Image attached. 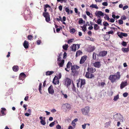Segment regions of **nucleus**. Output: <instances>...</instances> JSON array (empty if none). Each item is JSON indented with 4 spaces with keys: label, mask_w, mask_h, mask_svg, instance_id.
Returning a JSON list of instances; mask_svg holds the SVG:
<instances>
[{
    "label": "nucleus",
    "mask_w": 129,
    "mask_h": 129,
    "mask_svg": "<svg viewBox=\"0 0 129 129\" xmlns=\"http://www.w3.org/2000/svg\"><path fill=\"white\" fill-rule=\"evenodd\" d=\"M74 40L73 39L69 40L68 41V44H70L72 42H73V41Z\"/></svg>",
    "instance_id": "5fc2aeb1"
},
{
    "label": "nucleus",
    "mask_w": 129,
    "mask_h": 129,
    "mask_svg": "<svg viewBox=\"0 0 129 129\" xmlns=\"http://www.w3.org/2000/svg\"><path fill=\"white\" fill-rule=\"evenodd\" d=\"M67 54L66 52H64L63 54V59H65L66 58L67 56Z\"/></svg>",
    "instance_id": "603ef678"
},
{
    "label": "nucleus",
    "mask_w": 129,
    "mask_h": 129,
    "mask_svg": "<svg viewBox=\"0 0 129 129\" xmlns=\"http://www.w3.org/2000/svg\"><path fill=\"white\" fill-rule=\"evenodd\" d=\"M72 51H75L76 50V45L73 44V46L71 47Z\"/></svg>",
    "instance_id": "b1692460"
},
{
    "label": "nucleus",
    "mask_w": 129,
    "mask_h": 129,
    "mask_svg": "<svg viewBox=\"0 0 129 129\" xmlns=\"http://www.w3.org/2000/svg\"><path fill=\"white\" fill-rule=\"evenodd\" d=\"M90 7L95 8L97 9H98L99 8L96 5H94L93 4H92L90 6Z\"/></svg>",
    "instance_id": "7c9ffc66"
},
{
    "label": "nucleus",
    "mask_w": 129,
    "mask_h": 129,
    "mask_svg": "<svg viewBox=\"0 0 129 129\" xmlns=\"http://www.w3.org/2000/svg\"><path fill=\"white\" fill-rule=\"evenodd\" d=\"M12 69L14 71L17 72L19 70L18 67L17 66H14L13 67Z\"/></svg>",
    "instance_id": "412c9836"
},
{
    "label": "nucleus",
    "mask_w": 129,
    "mask_h": 129,
    "mask_svg": "<svg viewBox=\"0 0 129 129\" xmlns=\"http://www.w3.org/2000/svg\"><path fill=\"white\" fill-rule=\"evenodd\" d=\"M42 84L41 83H40L39 84V91L40 93H41V87H42Z\"/></svg>",
    "instance_id": "f704fd0d"
},
{
    "label": "nucleus",
    "mask_w": 129,
    "mask_h": 129,
    "mask_svg": "<svg viewBox=\"0 0 129 129\" xmlns=\"http://www.w3.org/2000/svg\"><path fill=\"white\" fill-rule=\"evenodd\" d=\"M58 2H60L61 3L63 2L64 3H66L67 2V0H57Z\"/></svg>",
    "instance_id": "8fccbe9b"
},
{
    "label": "nucleus",
    "mask_w": 129,
    "mask_h": 129,
    "mask_svg": "<svg viewBox=\"0 0 129 129\" xmlns=\"http://www.w3.org/2000/svg\"><path fill=\"white\" fill-rule=\"evenodd\" d=\"M62 52H61L60 53L58 54L59 55L58 56V58L57 59V61H60L61 60V56H62Z\"/></svg>",
    "instance_id": "393cba45"
},
{
    "label": "nucleus",
    "mask_w": 129,
    "mask_h": 129,
    "mask_svg": "<svg viewBox=\"0 0 129 129\" xmlns=\"http://www.w3.org/2000/svg\"><path fill=\"white\" fill-rule=\"evenodd\" d=\"M55 121L54 122H52V123H51L49 125V126H50L51 127H52L55 124Z\"/></svg>",
    "instance_id": "3c124183"
},
{
    "label": "nucleus",
    "mask_w": 129,
    "mask_h": 129,
    "mask_svg": "<svg viewBox=\"0 0 129 129\" xmlns=\"http://www.w3.org/2000/svg\"><path fill=\"white\" fill-rule=\"evenodd\" d=\"M81 110L83 114L88 115L90 111V107L88 106H86L84 108L82 109Z\"/></svg>",
    "instance_id": "39448f33"
},
{
    "label": "nucleus",
    "mask_w": 129,
    "mask_h": 129,
    "mask_svg": "<svg viewBox=\"0 0 129 129\" xmlns=\"http://www.w3.org/2000/svg\"><path fill=\"white\" fill-rule=\"evenodd\" d=\"M52 82L55 85L59 84V81L57 77L55 76L53 79Z\"/></svg>",
    "instance_id": "9d476101"
},
{
    "label": "nucleus",
    "mask_w": 129,
    "mask_h": 129,
    "mask_svg": "<svg viewBox=\"0 0 129 129\" xmlns=\"http://www.w3.org/2000/svg\"><path fill=\"white\" fill-rule=\"evenodd\" d=\"M30 11L29 10H26L24 12V16L28 15V16H29V14H30Z\"/></svg>",
    "instance_id": "4be33fe9"
},
{
    "label": "nucleus",
    "mask_w": 129,
    "mask_h": 129,
    "mask_svg": "<svg viewBox=\"0 0 129 129\" xmlns=\"http://www.w3.org/2000/svg\"><path fill=\"white\" fill-rule=\"evenodd\" d=\"M121 77L120 72H117L115 75H110L108 78L109 79L112 83L116 82V80L119 79Z\"/></svg>",
    "instance_id": "f257e3e1"
},
{
    "label": "nucleus",
    "mask_w": 129,
    "mask_h": 129,
    "mask_svg": "<svg viewBox=\"0 0 129 129\" xmlns=\"http://www.w3.org/2000/svg\"><path fill=\"white\" fill-rule=\"evenodd\" d=\"M83 20L82 18H80V20L79 21V24H81L83 23Z\"/></svg>",
    "instance_id": "e2e57ef3"
},
{
    "label": "nucleus",
    "mask_w": 129,
    "mask_h": 129,
    "mask_svg": "<svg viewBox=\"0 0 129 129\" xmlns=\"http://www.w3.org/2000/svg\"><path fill=\"white\" fill-rule=\"evenodd\" d=\"M68 47L69 46L68 44H65L63 46L62 48L63 49L65 50H67V49Z\"/></svg>",
    "instance_id": "c85d7f7f"
},
{
    "label": "nucleus",
    "mask_w": 129,
    "mask_h": 129,
    "mask_svg": "<svg viewBox=\"0 0 129 129\" xmlns=\"http://www.w3.org/2000/svg\"><path fill=\"white\" fill-rule=\"evenodd\" d=\"M86 125L87 124H86V123H84V124L82 125V128L83 129H85L86 128Z\"/></svg>",
    "instance_id": "bf43d9fd"
},
{
    "label": "nucleus",
    "mask_w": 129,
    "mask_h": 129,
    "mask_svg": "<svg viewBox=\"0 0 129 129\" xmlns=\"http://www.w3.org/2000/svg\"><path fill=\"white\" fill-rule=\"evenodd\" d=\"M95 14L96 16L99 18L98 19H101V16L103 17L104 16V14L102 12V11H96L95 13Z\"/></svg>",
    "instance_id": "0eeeda50"
},
{
    "label": "nucleus",
    "mask_w": 129,
    "mask_h": 129,
    "mask_svg": "<svg viewBox=\"0 0 129 129\" xmlns=\"http://www.w3.org/2000/svg\"><path fill=\"white\" fill-rule=\"evenodd\" d=\"M40 122L41 124L43 125H44L46 124V122L45 121H44L43 120H41Z\"/></svg>",
    "instance_id": "49530a36"
},
{
    "label": "nucleus",
    "mask_w": 129,
    "mask_h": 129,
    "mask_svg": "<svg viewBox=\"0 0 129 129\" xmlns=\"http://www.w3.org/2000/svg\"><path fill=\"white\" fill-rule=\"evenodd\" d=\"M85 76L87 78L92 79L94 77V76L93 74L88 72H86Z\"/></svg>",
    "instance_id": "6e6552de"
},
{
    "label": "nucleus",
    "mask_w": 129,
    "mask_h": 129,
    "mask_svg": "<svg viewBox=\"0 0 129 129\" xmlns=\"http://www.w3.org/2000/svg\"><path fill=\"white\" fill-rule=\"evenodd\" d=\"M86 39L87 40H90L91 41H93L94 40V39L93 38L90 37L89 36H86Z\"/></svg>",
    "instance_id": "473e14b6"
},
{
    "label": "nucleus",
    "mask_w": 129,
    "mask_h": 129,
    "mask_svg": "<svg viewBox=\"0 0 129 129\" xmlns=\"http://www.w3.org/2000/svg\"><path fill=\"white\" fill-rule=\"evenodd\" d=\"M128 93L127 92H125L123 94V96L124 97H126L128 95Z\"/></svg>",
    "instance_id": "864d4df0"
},
{
    "label": "nucleus",
    "mask_w": 129,
    "mask_h": 129,
    "mask_svg": "<svg viewBox=\"0 0 129 129\" xmlns=\"http://www.w3.org/2000/svg\"><path fill=\"white\" fill-rule=\"evenodd\" d=\"M121 45L124 47H125L127 45V43L125 41H122L121 43Z\"/></svg>",
    "instance_id": "ea45409f"
},
{
    "label": "nucleus",
    "mask_w": 129,
    "mask_h": 129,
    "mask_svg": "<svg viewBox=\"0 0 129 129\" xmlns=\"http://www.w3.org/2000/svg\"><path fill=\"white\" fill-rule=\"evenodd\" d=\"M71 83V79L68 78H66L65 79V85L68 89L70 88V86Z\"/></svg>",
    "instance_id": "423d86ee"
},
{
    "label": "nucleus",
    "mask_w": 129,
    "mask_h": 129,
    "mask_svg": "<svg viewBox=\"0 0 129 129\" xmlns=\"http://www.w3.org/2000/svg\"><path fill=\"white\" fill-rule=\"evenodd\" d=\"M26 77V75L24 73H22L19 75V78L20 80H22L25 78Z\"/></svg>",
    "instance_id": "aec40b11"
},
{
    "label": "nucleus",
    "mask_w": 129,
    "mask_h": 129,
    "mask_svg": "<svg viewBox=\"0 0 129 129\" xmlns=\"http://www.w3.org/2000/svg\"><path fill=\"white\" fill-rule=\"evenodd\" d=\"M122 51L124 52H127L128 51L126 48H123L122 49Z\"/></svg>",
    "instance_id": "79ce46f5"
},
{
    "label": "nucleus",
    "mask_w": 129,
    "mask_h": 129,
    "mask_svg": "<svg viewBox=\"0 0 129 129\" xmlns=\"http://www.w3.org/2000/svg\"><path fill=\"white\" fill-rule=\"evenodd\" d=\"M30 14H29V16H28V15H26L24 16V17L25 18V19L26 20H27V19H28V18H30Z\"/></svg>",
    "instance_id": "c03bdc74"
},
{
    "label": "nucleus",
    "mask_w": 129,
    "mask_h": 129,
    "mask_svg": "<svg viewBox=\"0 0 129 129\" xmlns=\"http://www.w3.org/2000/svg\"><path fill=\"white\" fill-rule=\"evenodd\" d=\"M61 92H62V94L63 95H64V97L66 99H67V97H68L67 95L66 94H64L63 93H62V91H61Z\"/></svg>",
    "instance_id": "0e129e2a"
},
{
    "label": "nucleus",
    "mask_w": 129,
    "mask_h": 129,
    "mask_svg": "<svg viewBox=\"0 0 129 129\" xmlns=\"http://www.w3.org/2000/svg\"><path fill=\"white\" fill-rule=\"evenodd\" d=\"M102 5L104 6H107L108 5V4L107 2H104L102 3Z\"/></svg>",
    "instance_id": "4d7b16f0"
},
{
    "label": "nucleus",
    "mask_w": 129,
    "mask_h": 129,
    "mask_svg": "<svg viewBox=\"0 0 129 129\" xmlns=\"http://www.w3.org/2000/svg\"><path fill=\"white\" fill-rule=\"evenodd\" d=\"M99 55L95 52H93L92 54V59L94 60H98L99 58H98Z\"/></svg>",
    "instance_id": "dca6fc26"
},
{
    "label": "nucleus",
    "mask_w": 129,
    "mask_h": 129,
    "mask_svg": "<svg viewBox=\"0 0 129 129\" xmlns=\"http://www.w3.org/2000/svg\"><path fill=\"white\" fill-rule=\"evenodd\" d=\"M117 35H118V36L121 38H123V36L124 37H126L127 36V34L123 33V32L117 33Z\"/></svg>",
    "instance_id": "1a4fd4ad"
},
{
    "label": "nucleus",
    "mask_w": 129,
    "mask_h": 129,
    "mask_svg": "<svg viewBox=\"0 0 129 129\" xmlns=\"http://www.w3.org/2000/svg\"><path fill=\"white\" fill-rule=\"evenodd\" d=\"M72 63L70 61H69L67 65V68L68 69L70 68L71 66H72Z\"/></svg>",
    "instance_id": "c756f323"
},
{
    "label": "nucleus",
    "mask_w": 129,
    "mask_h": 129,
    "mask_svg": "<svg viewBox=\"0 0 129 129\" xmlns=\"http://www.w3.org/2000/svg\"><path fill=\"white\" fill-rule=\"evenodd\" d=\"M118 23L120 25H121L123 23V21L122 19L118 20Z\"/></svg>",
    "instance_id": "09e8293b"
},
{
    "label": "nucleus",
    "mask_w": 129,
    "mask_h": 129,
    "mask_svg": "<svg viewBox=\"0 0 129 129\" xmlns=\"http://www.w3.org/2000/svg\"><path fill=\"white\" fill-rule=\"evenodd\" d=\"M62 6H61V5H60L58 7V9H59V10L60 11H61L62 10Z\"/></svg>",
    "instance_id": "338daca9"
},
{
    "label": "nucleus",
    "mask_w": 129,
    "mask_h": 129,
    "mask_svg": "<svg viewBox=\"0 0 129 129\" xmlns=\"http://www.w3.org/2000/svg\"><path fill=\"white\" fill-rule=\"evenodd\" d=\"M79 67L77 65H74L72 66L71 69L72 70V73L74 76L77 75L78 74L77 70L79 68Z\"/></svg>",
    "instance_id": "7ed1b4c3"
},
{
    "label": "nucleus",
    "mask_w": 129,
    "mask_h": 129,
    "mask_svg": "<svg viewBox=\"0 0 129 129\" xmlns=\"http://www.w3.org/2000/svg\"><path fill=\"white\" fill-rule=\"evenodd\" d=\"M27 39L30 41H31L34 38V37L31 35H29L27 37Z\"/></svg>",
    "instance_id": "2f4dec72"
},
{
    "label": "nucleus",
    "mask_w": 129,
    "mask_h": 129,
    "mask_svg": "<svg viewBox=\"0 0 129 129\" xmlns=\"http://www.w3.org/2000/svg\"><path fill=\"white\" fill-rule=\"evenodd\" d=\"M48 7H50V6L47 4L44 5V12L43 13V15L45 18V20L47 22H49L50 21L49 14L47 12V8Z\"/></svg>",
    "instance_id": "f03ea898"
},
{
    "label": "nucleus",
    "mask_w": 129,
    "mask_h": 129,
    "mask_svg": "<svg viewBox=\"0 0 129 129\" xmlns=\"http://www.w3.org/2000/svg\"><path fill=\"white\" fill-rule=\"evenodd\" d=\"M86 84L85 80L84 79H80L78 80L77 83V86L79 87L80 86V88L82 89L84 87L85 85Z\"/></svg>",
    "instance_id": "20e7f679"
},
{
    "label": "nucleus",
    "mask_w": 129,
    "mask_h": 129,
    "mask_svg": "<svg viewBox=\"0 0 129 129\" xmlns=\"http://www.w3.org/2000/svg\"><path fill=\"white\" fill-rule=\"evenodd\" d=\"M72 88L73 90L74 91H76V88L75 86V85H74V83L73 82L72 83Z\"/></svg>",
    "instance_id": "72a5a7b5"
},
{
    "label": "nucleus",
    "mask_w": 129,
    "mask_h": 129,
    "mask_svg": "<svg viewBox=\"0 0 129 129\" xmlns=\"http://www.w3.org/2000/svg\"><path fill=\"white\" fill-rule=\"evenodd\" d=\"M65 10L66 11L67 13L68 14H70V10L68 8L66 7V8Z\"/></svg>",
    "instance_id": "a19ab883"
},
{
    "label": "nucleus",
    "mask_w": 129,
    "mask_h": 129,
    "mask_svg": "<svg viewBox=\"0 0 129 129\" xmlns=\"http://www.w3.org/2000/svg\"><path fill=\"white\" fill-rule=\"evenodd\" d=\"M100 28V27L96 24L94 25V28L95 30L99 29Z\"/></svg>",
    "instance_id": "bb28decb"
},
{
    "label": "nucleus",
    "mask_w": 129,
    "mask_h": 129,
    "mask_svg": "<svg viewBox=\"0 0 129 129\" xmlns=\"http://www.w3.org/2000/svg\"><path fill=\"white\" fill-rule=\"evenodd\" d=\"M126 19V17L124 15L122 16L121 18V19L123 20H125Z\"/></svg>",
    "instance_id": "052dcab7"
},
{
    "label": "nucleus",
    "mask_w": 129,
    "mask_h": 129,
    "mask_svg": "<svg viewBox=\"0 0 129 129\" xmlns=\"http://www.w3.org/2000/svg\"><path fill=\"white\" fill-rule=\"evenodd\" d=\"M1 110L0 111V116H3L6 115V113H4V111L6 110V109L4 108H2Z\"/></svg>",
    "instance_id": "f3484780"
},
{
    "label": "nucleus",
    "mask_w": 129,
    "mask_h": 129,
    "mask_svg": "<svg viewBox=\"0 0 129 129\" xmlns=\"http://www.w3.org/2000/svg\"><path fill=\"white\" fill-rule=\"evenodd\" d=\"M119 98V95L118 94L117 95H116V96H114V98L113 99V100L114 101H116L117 100V99Z\"/></svg>",
    "instance_id": "58836bf2"
},
{
    "label": "nucleus",
    "mask_w": 129,
    "mask_h": 129,
    "mask_svg": "<svg viewBox=\"0 0 129 129\" xmlns=\"http://www.w3.org/2000/svg\"><path fill=\"white\" fill-rule=\"evenodd\" d=\"M87 57V56L86 55H84L82 57L80 61V64H82L84 63L86 60Z\"/></svg>",
    "instance_id": "f8f14e48"
},
{
    "label": "nucleus",
    "mask_w": 129,
    "mask_h": 129,
    "mask_svg": "<svg viewBox=\"0 0 129 129\" xmlns=\"http://www.w3.org/2000/svg\"><path fill=\"white\" fill-rule=\"evenodd\" d=\"M113 30H111L109 31H108L106 33V34L108 33V34H112L113 33Z\"/></svg>",
    "instance_id": "680f3d73"
},
{
    "label": "nucleus",
    "mask_w": 129,
    "mask_h": 129,
    "mask_svg": "<svg viewBox=\"0 0 129 129\" xmlns=\"http://www.w3.org/2000/svg\"><path fill=\"white\" fill-rule=\"evenodd\" d=\"M82 53V52L80 50L77 51L76 54V57L78 56Z\"/></svg>",
    "instance_id": "cd10ccee"
},
{
    "label": "nucleus",
    "mask_w": 129,
    "mask_h": 129,
    "mask_svg": "<svg viewBox=\"0 0 129 129\" xmlns=\"http://www.w3.org/2000/svg\"><path fill=\"white\" fill-rule=\"evenodd\" d=\"M105 16L104 17V18L105 19L107 20L108 21H109L110 18H109L108 16L107 15H106V14H105Z\"/></svg>",
    "instance_id": "37998d69"
},
{
    "label": "nucleus",
    "mask_w": 129,
    "mask_h": 129,
    "mask_svg": "<svg viewBox=\"0 0 129 129\" xmlns=\"http://www.w3.org/2000/svg\"><path fill=\"white\" fill-rule=\"evenodd\" d=\"M103 25L105 26H106L109 25V24L107 22L105 21L103 22Z\"/></svg>",
    "instance_id": "de8ad7c7"
},
{
    "label": "nucleus",
    "mask_w": 129,
    "mask_h": 129,
    "mask_svg": "<svg viewBox=\"0 0 129 129\" xmlns=\"http://www.w3.org/2000/svg\"><path fill=\"white\" fill-rule=\"evenodd\" d=\"M75 31V30L74 28H72L70 29V32L72 34H74Z\"/></svg>",
    "instance_id": "4c0bfd02"
},
{
    "label": "nucleus",
    "mask_w": 129,
    "mask_h": 129,
    "mask_svg": "<svg viewBox=\"0 0 129 129\" xmlns=\"http://www.w3.org/2000/svg\"><path fill=\"white\" fill-rule=\"evenodd\" d=\"M102 20L100 19H98L97 20V23L98 24H100L102 25Z\"/></svg>",
    "instance_id": "c9c22d12"
},
{
    "label": "nucleus",
    "mask_w": 129,
    "mask_h": 129,
    "mask_svg": "<svg viewBox=\"0 0 129 129\" xmlns=\"http://www.w3.org/2000/svg\"><path fill=\"white\" fill-rule=\"evenodd\" d=\"M54 73V72L53 71H48L46 72V76H49L52 75Z\"/></svg>",
    "instance_id": "5701e85b"
},
{
    "label": "nucleus",
    "mask_w": 129,
    "mask_h": 129,
    "mask_svg": "<svg viewBox=\"0 0 129 129\" xmlns=\"http://www.w3.org/2000/svg\"><path fill=\"white\" fill-rule=\"evenodd\" d=\"M80 27L82 28V30L84 32H85V31L86 30L87 28L85 26H80Z\"/></svg>",
    "instance_id": "e433bc0d"
},
{
    "label": "nucleus",
    "mask_w": 129,
    "mask_h": 129,
    "mask_svg": "<svg viewBox=\"0 0 129 129\" xmlns=\"http://www.w3.org/2000/svg\"><path fill=\"white\" fill-rule=\"evenodd\" d=\"M127 85V81L122 82L120 84V88L122 89L125 86Z\"/></svg>",
    "instance_id": "a211bd4d"
},
{
    "label": "nucleus",
    "mask_w": 129,
    "mask_h": 129,
    "mask_svg": "<svg viewBox=\"0 0 129 129\" xmlns=\"http://www.w3.org/2000/svg\"><path fill=\"white\" fill-rule=\"evenodd\" d=\"M48 90L49 93L50 94H53L54 93V90L53 89V87L52 85H51L48 88Z\"/></svg>",
    "instance_id": "4468645a"
},
{
    "label": "nucleus",
    "mask_w": 129,
    "mask_h": 129,
    "mask_svg": "<svg viewBox=\"0 0 129 129\" xmlns=\"http://www.w3.org/2000/svg\"><path fill=\"white\" fill-rule=\"evenodd\" d=\"M87 72L92 74L94 73L96 71V69L91 67H88L87 69Z\"/></svg>",
    "instance_id": "9b49d317"
},
{
    "label": "nucleus",
    "mask_w": 129,
    "mask_h": 129,
    "mask_svg": "<svg viewBox=\"0 0 129 129\" xmlns=\"http://www.w3.org/2000/svg\"><path fill=\"white\" fill-rule=\"evenodd\" d=\"M107 37H108V35H105L104 37V39L105 40L107 41L109 40V37L107 38Z\"/></svg>",
    "instance_id": "a18cd8bd"
},
{
    "label": "nucleus",
    "mask_w": 129,
    "mask_h": 129,
    "mask_svg": "<svg viewBox=\"0 0 129 129\" xmlns=\"http://www.w3.org/2000/svg\"><path fill=\"white\" fill-rule=\"evenodd\" d=\"M64 62V60L63 59L61 61V62L60 63H59L58 64V65L60 67H63Z\"/></svg>",
    "instance_id": "a878e982"
},
{
    "label": "nucleus",
    "mask_w": 129,
    "mask_h": 129,
    "mask_svg": "<svg viewBox=\"0 0 129 129\" xmlns=\"http://www.w3.org/2000/svg\"><path fill=\"white\" fill-rule=\"evenodd\" d=\"M65 105L66 106V108L67 109H70V104H66Z\"/></svg>",
    "instance_id": "6e6d98bb"
},
{
    "label": "nucleus",
    "mask_w": 129,
    "mask_h": 129,
    "mask_svg": "<svg viewBox=\"0 0 129 129\" xmlns=\"http://www.w3.org/2000/svg\"><path fill=\"white\" fill-rule=\"evenodd\" d=\"M107 54V51H103L100 52L98 54L99 56L104 57Z\"/></svg>",
    "instance_id": "2eb2a0df"
},
{
    "label": "nucleus",
    "mask_w": 129,
    "mask_h": 129,
    "mask_svg": "<svg viewBox=\"0 0 129 129\" xmlns=\"http://www.w3.org/2000/svg\"><path fill=\"white\" fill-rule=\"evenodd\" d=\"M128 8V6H127L126 5L123 7V9L124 10L126 9H127Z\"/></svg>",
    "instance_id": "69168bd1"
},
{
    "label": "nucleus",
    "mask_w": 129,
    "mask_h": 129,
    "mask_svg": "<svg viewBox=\"0 0 129 129\" xmlns=\"http://www.w3.org/2000/svg\"><path fill=\"white\" fill-rule=\"evenodd\" d=\"M93 64L94 67L98 68H100L101 65V62L100 61L95 62Z\"/></svg>",
    "instance_id": "ddd939ff"
},
{
    "label": "nucleus",
    "mask_w": 129,
    "mask_h": 129,
    "mask_svg": "<svg viewBox=\"0 0 129 129\" xmlns=\"http://www.w3.org/2000/svg\"><path fill=\"white\" fill-rule=\"evenodd\" d=\"M105 83L104 82H102L100 83V85L103 87L105 84Z\"/></svg>",
    "instance_id": "774afa93"
},
{
    "label": "nucleus",
    "mask_w": 129,
    "mask_h": 129,
    "mask_svg": "<svg viewBox=\"0 0 129 129\" xmlns=\"http://www.w3.org/2000/svg\"><path fill=\"white\" fill-rule=\"evenodd\" d=\"M56 127L57 129H61V126L59 124L57 125Z\"/></svg>",
    "instance_id": "13d9d810"
},
{
    "label": "nucleus",
    "mask_w": 129,
    "mask_h": 129,
    "mask_svg": "<svg viewBox=\"0 0 129 129\" xmlns=\"http://www.w3.org/2000/svg\"><path fill=\"white\" fill-rule=\"evenodd\" d=\"M23 46L25 48L27 49L29 47L28 42L26 40H25L23 44Z\"/></svg>",
    "instance_id": "6ab92c4d"
}]
</instances>
